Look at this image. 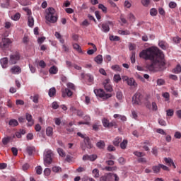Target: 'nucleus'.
<instances>
[{
  "instance_id": "nucleus-35",
  "label": "nucleus",
  "mask_w": 181,
  "mask_h": 181,
  "mask_svg": "<svg viewBox=\"0 0 181 181\" xmlns=\"http://www.w3.org/2000/svg\"><path fill=\"white\" fill-rule=\"evenodd\" d=\"M86 78L88 79L89 84L91 85L94 82V77L90 74H86Z\"/></svg>"
},
{
  "instance_id": "nucleus-15",
  "label": "nucleus",
  "mask_w": 181,
  "mask_h": 181,
  "mask_svg": "<svg viewBox=\"0 0 181 181\" xmlns=\"http://www.w3.org/2000/svg\"><path fill=\"white\" fill-rule=\"evenodd\" d=\"M127 18L129 22H130L131 23H134L135 21H136V18H135V15H134V13H129V14H127Z\"/></svg>"
},
{
  "instance_id": "nucleus-48",
  "label": "nucleus",
  "mask_w": 181,
  "mask_h": 181,
  "mask_svg": "<svg viewBox=\"0 0 181 181\" xmlns=\"http://www.w3.org/2000/svg\"><path fill=\"white\" fill-rule=\"evenodd\" d=\"M93 131H98L100 129V122H98L93 124Z\"/></svg>"
},
{
  "instance_id": "nucleus-40",
  "label": "nucleus",
  "mask_w": 181,
  "mask_h": 181,
  "mask_svg": "<svg viewBox=\"0 0 181 181\" xmlns=\"http://www.w3.org/2000/svg\"><path fill=\"white\" fill-rule=\"evenodd\" d=\"M53 163V160L52 159H45L44 160V165L45 166L49 167L50 165Z\"/></svg>"
},
{
  "instance_id": "nucleus-25",
  "label": "nucleus",
  "mask_w": 181,
  "mask_h": 181,
  "mask_svg": "<svg viewBox=\"0 0 181 181\" xmlns=\"http://www.w3.org/2000/svg\"><path fill=\"white\" fill-rule=\"evenodd\" d=\"M8 124L10 125V127H18V125H19V123L18 122V120L15 119H10Z\"/></svg>"
},
{
  "instance_id": "nucleus-17",
  "label": "nucleus",
  "mask_w": 181,
  "mask_h": 181,
  "mask_svg": "<svg viewBox=\"0 0 181 181\" xmlns=\"http://www.w3.org/2000/svg\"><path fill=\"white\" fill-rule=\"evenodd\" d=\"M101 28L102 32H104L105 33H108V32H110V25L108 23H103Z\"/></svg>"
},
{
  "instance_id": "nucleus-43",
  "label": "nucleus",
  "mask_w": 181,
  "mask_h": 181,
  "mask_svg": "<svg viewBox=\"0 0 181 181\" xmlns=\"http://www.w3.org/2000/svg\"><path fill=\"white\" fill-rule=\"evenodd\" d=\"M98 156L95 154L91 155V156H83V159H97Z\"/></svg>"
},
{
  "instance_id": "nucleus-37",
  "label": "nucleus",
  "mask_w": 181,
  "mask_h": 181,
  "mask_svg": "<svg viewBox=\"0 0 181 181\" xmlns=\"http://www.w3.org/2000/svg\"><path fill=\"white\" fill-rule=\"evenodd\" d=\"M113 80L115 83H119L121 81V76L119 74H115L113 76Z\"/></svg>"
},
{
  "instance_id": "nucleus-60",
  "label": "nucleus",
  "mask_w": 181,
  "mask_h": 181,
  "mask_svg": "<svg viewBox=\"0 0 181 181\" xmlns=\"http://www.w3.org/2000/svg\"><path fill=\"white\" fill-rule=\"evenodd\" d=\"M59 107V103L57 102H53L52 103V108H53V110H57Z\"/></svg>"
},
{
  "instance_id": "nucleus-52",
  "label": "nucleus",
  "mask_w": 181,
  "mask_h": 181,
  "mask_svg": "<svg viewBox=\"0 0 181 181\" xmlns=\"http://www.w3.org/2000/svg\"><path fill=\"white\" fill-rule=\"evenodd\" d=\"M52 172H54V173H59V172H62V168L54 166L52 168Z\"/></svg>"
},
{
  "instance_id": "nucleus-22",
  "label": "nucleus",
  "mask_w": 181,
  "mask_h": 181,
  "mask_svg": "<svg viewBox=\"0 0 181 181\" xmlns=\"http://www.w3.org/2000/svg\"><path fill=\"white\" fill-rule=\"evenodd\" d=\"M72 46H73V49H74V50H76L78 53H83V49H81V47H80L78 44L74 43Z\"/></svg>"
},
{
  "instance_id": "nucleus-41",
  "label": "nucleus",
  "mask_w": 181,
  "mask_h": 181,
  "mask_svg": "<svg viewBox=\"0 0 181 181\" xmlns=\"http://www.w3.org/2000/svg\"><path fill=\"white\" fill-rule=\"evenodd\" d=\"M114 118H119L121 121H127V117L119 114L114 115Z\"/></svg>"
},
{
  "instance_id": "nucleus-2",
  "label": "nucleus",
  "mask_w": 181,
  "mask_h": 181,
  "mask_svg": "<svg viewBox=\"0 0 181 181\" xmlns=\"http://www.w3.org/2000/svg\"><path fill=\"white\" fill-rule=\"evenodd\" d=\"M57 19L58 17L56 10L52 7L49 8L46 15V20L51 23H56V22H57Z\"/></svg>"
},
{
  "instance_id": "nucleus-49",
  "label": "nucleus",
  "mask_w": 181,
  "mask_h": 181,
  "mask_svg": "<svg viewBox=\"0 0 181 181\" xmlns=\"http://www.w3.org/2000/svg\"><path fill=\"white\" fill-rule=\"evenodd\" d=\"M13 21H19L21 19V13H17L13 16L11 17Z\"/></svg>"
},
{
  "instance_id": "nucleus-6",
  "label": "nucleus",
  "mask_w": 181,
  "mask_h": 181,
  "mask_svg": "<svg viewBox=\"0 0 181 181\" xmlns=\"http://www.w3.org/2000/svg\"><path fill=\"white\" fill-rule=\"evenodd\" d=\"M11 43H12V41H11L9 38L3 37L0 42V49H1V50H6V49H9Z\"/></svg>"
},
{
  "instance_id": "nucleus-28",
  "label": "nucleus",
  "mask_w": 181,
  "mask_h": 181,
  "mask_svg": "<svg viewBox=\"0 0 181 181\" xmlns=\"http://www.w3.org/2000/svg\"><path fill=\"white\" fill-rule=\"evenodd\" d=\"M26 151L30 156L33 155V153L35 151L34 146H28Z\"/></svg>"
},
{
  "instance_id": "nucleus-39",
  "label": "nucleus",
  "mask_w": 181,
  "mask_h": 181,
  "mask_svg": "<svg viewBox=\"0 0 181 181\" xmlns=\"http://www.w3.org/2000/svg\"><path fill=\"white\" fill-rule=\"evenodd\" d=\"M57 152L59 156H61L62 158H64V156H66V153L64 152V150H63V148H57Z\"/></svg>"
},
{
  "instance_id": "nucleus-13",
  "label": "nucleus",
  "mask_w": 181,
  "mask_h": 181,
  "mask_svg": "<svg viewBox=\"0 0 181 181\" xmlns=\"http://www.w3.org/2000/svg\"><path fill=\"white\" fill-rule=\"evenodd\" d=\"M15 138V134H13L12 136H6L2 139V144L3 145H8L9 142H11V139H13Z\"/></svg>"
},
{
  "instance_id": "nucleus-46",
  "label": "nucleus",
  "mask_w": 181,
  "mask_h": 181,
  "mask_svg": "<svg viewBox=\"0 0 181 181\" xmlns=\"http://www.w3.org/2000/svg\"><path fill=\"white\" fill-rule=\"evenodd\" d=\"M98 8H99V9H101V11L103 12H104V13H107V7H105V6H104V4H100L98 5Z\"/></svg>"
},
{
  "instance_id": "nucleus-47",
  "label": "nucleus",
  "mask_w": 181,
  "mask_h": 181,
  "mask_svg": "<svg viewBox=\"0 0 181 181\" xmlns=\"http://www.w3.org/2000/svg\"><path fill=\"white\" fill-rule=\"evenodd\" d=\"M95 52H97V47L95 45H93V49L88 50L87 53L88 54L91 55V54H94Z\"/></svg>"
},
{
  "instance_id": "nucleus-3",
  "label": "nucleus",
  "mask_w": 181,
  "mask_h": 181,
  "mask_svg": "<svg viewBox=\"0 0 181 181\" xmlns=\"http://www.w3.org/2000/svg\"><path fill=\"white\" fill-rule=\"evenodd\" d=\"M66 88L62 89V97H71V95H73V91H71V90H76V86L69 82L66 84Z\"/></svg>"
},
{
  "instance_id": "nucleus-62",
  "label": "nucleus",
  "mask_w": 181,
  "mask_h": 181,
  "mask_svg": "<svg viewBox=\"0 0 181 181\" xmlns=\"http://www.w3.org/2000/svg\"><path fill=\"white\" fill-rule=\"evenodd\" d=\"M38 66H40V67L42 69H45V67H46V62H45L43 60H41L40 61Z\"/></svg>"
},
{
  "instance_id": "nucleus-24",
  "label": "nucleus",
  "mask_w": 181,
  "mask_h": 181,
  "mask_svg": "<svg viewBox=\"0 0 181 181\" xmlns=\"http://www.w3.org/2000/svg\"><path fill=\"white\" fill-rule=\"evenodd\" d=\"M165 161L166 165H168V166H173L174 169H176V165H175L173 160L165 159Z\"/></svg>"
},
{
  "instance_id": "nucleus-33",
  "label": "nucleus",
  "mask_w": 181,
  "mask_h": 181,
  "mask_svg": "<svg viewBox=\"0 0 181 181\" xmlns=\"http://www.w3.org/2000/svg\"><path fill=\"white\" fill-rule=\"evenodd\" d=\"M104 88H105V90L107 91V93H112L113 91L112 86L110 84H105Z\"/></svg>"
},
{
  "instance_id": "nucleus-10",
  "label": "nucleus",
  "mask_w": 181,
  "mask_h": 181,
  "mask_svg": "<svg viewBox=\"0 0 181 181\" xmlns=\"http://www.w3.org/2000/svg\"><path fill=\"white\" fill-rule=\"evenodd\" d=\"M83 119L86 122H79L78 125H90V121H91V117L88 115H86L83 117Z\"/></svg>"
},
{
  "instance_id": "nucleus-61",
  "label": "nucleus",
  "mask_w": 181,
  "mask_h": 181,
  "mask_svg": "<svg viewBox=\"0 0 181 181\" xmlns=\"http://www.w3.org/2000/svg\"><path fill=\"white\" fill-rule=\"evenodd\" d=\"M51 170L50 168H45L44 170L45 176H50Z\"/></svg>"
},
{
  "instance_id": "nucleus-58",
  "label": "nucleus",
  "mask_w": 181,
  "mask_h": 181,
  "mask_svg": "<svg viewBox=\"0 0 181 181\" xmlns=\"http://www.w3.org/2000/svg\"><path fill=\"white\" fill-rule=\"evenodd\" d=\"M168 117H173L174 111L172 109H169L166 111Z\"/></svg>"
},
{
  "instance_id": "nucleus-63",
  "label": "nucleus",
  "mask_w": 181,
  "mask_h": 181,
  "mask_svg": "<svg viewBox=\"0 0 181 181\" xmlns=\"http://www.w3.org/2000/svg\"><path fill=\"white\" fill-rule=\"evenodd\" d=\"M29 168H30V165L28 163H25L23 166H22V169L23 170L26 171L28 170V169H29Z\"/></svg>"
},
{
  "instance_id": "nucleus-14",
  "label": "nucleus",
  "mask_w": 181,
  "mask_h": 181,
  "mask_svg": "<svg viewBox=\"0 0 181 181\" xmlns=\"http://www.w3.org/2000/svg\"><path fill=\"white\" fill-rule=\"evenodd\" d=\"M8 57H4L0 60L1 67H3V69H6V67H8Z\"/></svg>"
},
{
  "instance_id": "nucleus-16",
  "label": "nucleus",
  "mask_w": 181,
  "mask_h": 181,
  "mask_svg": "<svg viewBox=\"0 0 181 181\" xmlns=\"http://www.w3.org/2000/svg\"><path fill=\"white\" fill-rule=\"evenodd\" d=\"M127 84L131 87H138V83H136L134 78H129V80L127 81Z\"/></svg>"
},
{
  "instance_id": "nucleus-53",
  "label": "nucleus",
  "mask_w": 181,
  "mask_h": 181,
  "mask_svg": "<svg viewBox=\"0 0 181 181\" xmlns=\"http://www.w3.org/2000/svg\"><path fill=\"white\" fill-rule=\"evenodd\" d=\"M141 4L143 6H149V4H151V0H141Z\"/></svg>"
},
{
  "instance_id": "nucleus-42",
  "label": "nucleus",
  "mask_w": 181,
  "mask_h": 181,
  "mask_svg": "<svg viewBox=\"0 0 181 181\" xmlns=\"http://www.w3.org/2000/svg\"><path fill=\"white\" fill-rule=\"evenodd\" d=\"M127 145H128V140H123V141L120 144V148L122 149H127Z\"/></svg>"
},
{
  "instance_id": "nucleus-64",
  "label": "nucleus",
  "mask_w": 181,
  "mask_h": 181,
  "mask_svg": "<svg viewBox=\"0 0 181 181\" xmlns=\"http://www.w3.org/2000/svg\"><path fill=\"white\" fill-rule=\"evenodd\" d=\"M10 5L9 0H6V4L1 5V8H8Z\"/></svg>"
},
{
  "instance_id": "nucleus-27",
  "label": "nucleus",
  "mask_w": 181,
  "mask_h": 181,
  "mask_svg": "<svg viewBox=\"0 0 181 181\" xmlns=\"http://www.w3.org/2000/svg\"><path fill=\"white\" fill-rule=\"evenodd\" d=\"M173 73H175V74H179L181 73L180 64H177L176 67L173 69Z\"/></svg>"
},
{
  "instance_id": "nucleus-36",
  "label": "nucleus",
  "mask_w": 181,
  "mask_h": 181,
  "mask_svg": "<svg viewBox=\"0 0 181 181\" xmlns=\"http://www.w3.org/2000/svg\"><path fill=\"white\" fill-rule=\"evenodd\" d=\"M35 170L37 173V175H42L43 173V168H42V166L38 165L35 168Z\"/></svg>"
},
{
  "instance_id": "nucleus-7",
  "label": "nucleus",
  "mask_w": 181,
  "mask_h": 181,
  "mask_svg": "<svg viewBox=\"0 0 181 181\" xmlns=\"http://www.w3.org/2000/svg\"><path fill=\"white\" fill-rule=\"evenodd\" d=\"M20 59L21 55L18 52H16L10 55L9 63L11 64H16Z\"/></svg>"
},
{
  "instance_id": "nucleus-5",
  "label": "nucleus",
  "mask_w": 181,
  "mask_h": 181,
  "mask_svg": "<svg viewBox=\"0 0 181 181\" xmlns=\"http://www.w3.org/2000/svg\"><path fill=\"white\" fill-rule=\"evenodd\" d=\"M144 101V95L139 92H136L132 97V103L136 105H141Z\"/></svg>"
},
{
  "instance_id": "nucleus-1",
  "label": "nucleus",
  "mask_w": 181,
  "mask_h": 181,
  "mask_svg": "<svg viewBox=\"0 0 181 181\" xmlns=\"http://www.w3.org/2000/svg\"><path fill=\"white\" fill-rule=\"evenodd\" d=\"M139 57L152 62L151 64L146 65V69L150 71H156L165 66V55L156 47H151L142 50L139 54Z\"/></svg>"
},
{
  "instance_id": "nucleus-38",
  "label": "nucleus",
  "mask_w": 181,
  "mask_h": 181,
  "mask_svg": "<svg viewBox=\"0 0 181 181\" xmlns=\"http://www.w3.org/2000/svg\"><path fill=\"white\" fill-rule=\"evenodd\" d=\"M93 177L98 178L100 177V170L98 169L95 168L93 172Z\"/></svg>"
},
{
  "instance_id": "nucleus-12",
  "label": "nucleus",
  "mask_w": 181,
  "mask_h": 181,
  "mask_svg": "<svg viewBox=\"0 0 181 181\" xmlns=\"http://www.w3.org/2000/svg\"><path fill=\"white\" fill-rule=\"evenodd\" d=\"M25 118L27 121L28 122V127H32L35 124V122L33 121V119H32V115L29 113L25 114Z\"/></svg>"
},
{
  "instance_id": "nucleus-50",
  "label": "nucleus",
  "mask_w": 181,
  "mask_h": 181,
  "mask_svg": "<svg viewBox=\"0 0 181 181\" xmlns=\"http://www.w3.org/2000/svg\"><path fill=\"white\" fill-rule=\"evenodd\" d=\"M165 41H160L158 42V46H160V47L163 49V50H166V45H165Z\"/></svg>"
},
{
  "instance_id": "nucleus-32",
  "label": "nucleus",
  "mask_w": 181,
  "mask_h": 181,
  "mask_svg": "<svg viewBox=\"0 0 181 181\" xmlns=\"http://www.w3.org/2000/svg\"><path fill=\"white\" fill-rule=\"evenodd\" d=\"M96 146L99 148V149H104V148H105V143L104 141H100L96 144Z\"/></svg>"
},
{
  "instance_id": "nucleus-59",
  "label": "nucleus",
  "mask_w": 181,
  "mask_h": 181,
  "mask_svg": "<svg viewBox=\"0 0 181 181\" xmlns=\"http://www.w3.org/2000/svg\"><path fill=\"white\" fill-rule=\"evenodd\" d=\"M110 40H113L114 42L119 41V37H118V36L111 35L110 37Z\"/></svg>"
},
{
  "instance_id": "nucleus-26",
  "label": "nucleus",
  "mask_w": 181,
  "mask_h": 181,
  "mask_svg": "<svg viewBox=\"0 0 181 181\" xmlns=\"http://www.w3.org/2000/svg\"><path fill=\"white\" fill-rule=\"evenodd\" d=\"M111 69L112 70H113V71H116V72H121V71L122 70L121 66H119V65L118 64L112 65L111 66Z\"/></svg>"
},
{
  "instance_id": "nucleus-30",
  "label": "nucleus",
  "mask_w": 181,
  "mask_h": 181,
  "mask_svg": "<svg viewBox=\"0 0 181 181\" xmlns=\"http://www.w3.org/2000/svg\"><path fill=\"white\" fill-rule=\"evenodd\" d=\"M122 141V138L116 137L113 141V145H115V146H119L120 142Z\"/></svg>"
},
{
  "instance_id": "nucleus-11",
  "label": "nucleus",
  "mask_w": 181,
  "mask_h": 181,
  "mask_svg": "<svg viewBox=\"0 0 181 181\" xmlns=\"http://www.w3.org/2000/svg\"><path fill=\"white\" fill-rule=\"evenodd\" d=\"M11 71L13 74H19V73H22V69L19 66H14L11 69Z\"/></svg>"
},
{
  "instance_id": "nucleus-55",
  "label": "nucleus",
  "mask_w": 181,
  "mask_h": 181,
  "mask_svg": "<svg viewBox=\"0 0 181 181\" xmlns=\"http://www.w3.org/2000/svg\"><path fill=\"white\" fill-rule=\"evenodd\" d=\"M116 97H117V100H122V97H123L122 92L117 91L116 93Z\"/></svg>"
},
{
  "instance_id": "nucleus-57",
  "label": "nucleus",
  "mask_w": 181,
  "mask_h": 181,
  "mask_svg": "<svg viewBox=\"0 0 181 181\" xmlns=\"http://www.w3.org/2000/svg\"><path fill=\"white\" fill-rule=\"evenodd\" d=\"M118 33H119V35H129L130 34L129 30H119L118 31Z\"/></svg>"
},
{
  "instance_id": "nucleus-29",
  "label": "nucleus",
  "mask_w": 181,
  "mask_h": 181,
  "mask_svg": "<svg viewBox=\"0 0 181 181\" xmlns=\"http://www.w3.org/2000/svg\"><path fill=\"white\" fill-rule=\"evenodd\" d=\"M48 95H49V97H54V95H56V88H51L49 90Z\"/></svg>"
},
{
  "instance_id": "nucleus-18",
  "label": "nucleus",
  "mask_w": 181,
  "mask_h": 181,
  "mask_svg": "<svg viewBox=\"0 0 181 181\" xmlns=\"http://www.w3.org/2000/svg\"><path fill=\"white\" fill-rule=\"evenodd\" d=\"M83 139L87 148L91 149V148H93V144H91V142L90 141V138L88 136H86Z\"/></svg>"
},
{
  "instance_id": "nucleus-56",
  "label": "nucleus",
  "mask_w": 181,
  "mask_h": 181,
  "mask_svg": "<svg viewBox=\"0 0 181 181\" xmlns=\"http://www.w3.org/2000/svg\"><path fill=\"white\" fill-rule=\"evenodd\" d=\"M180 41H181V38L179 37L178 36L173 37V42H174V43L179 44L180 43Z\"/></svg>"
},
{
  "instance_id": "nucleus-54",
  "label": "nucleus",
  "mask_w": 181,
  "mask_h": 181,
  "mask_svg": "<svg viewBox=\"0 0 181 181\" xmlns=\"http://www.w3.org/2000/svg\"><path fill=\"white\" fill-rule=\"evenodd\" d=\"M177 6V4L175 1H170L169 3V8H170L171 9H175V8H176Z\"/></svg>"
},
{
  "instance_id": "nucleus-4",
  "label": "nucleus",
  "mask_w": 181,
  "mask_h": 181,
  "mask_svg": "<svg viewBox=\"0 0 181 181\" xmlns=\"http://www.w3.org/2000/svg\"><path fill=\"white\" fill-rule=\"evenodd\" d=\"M94 93L97 97H100V98H103V100H108V98L112 97V94L105 93V91L103 89H95Z\"/></svg>"
},
{
  "instance_id": "nucleus-20",
  "label": "nucleus",
  "mask_w": 181,
  "mask_h": 181,
  "mask_svg": "<svg viewBox=\"0 0 181 181\" xmlns=\"http://www.w3.org/2000/svg\"><path fill=\"white\" fill-rule=\"evenodd\" d=\"M49 74H57L59 71V69H57V66H52L51 68H49Z\"/></svg>"
},
{
  "instance_id": "nucleus-9",
  "label": "nucleus",
  "mask_w": 181,
  "mask_h": 181,
  "mask_svg": "<svg viewBox=\"0 0 181 181\" xmlns=\"http://www.w3.org/2000/svg\"><path fill=\"white\" fill-rule=\"evenodd\" d=\"M45 159H53L54 158V153L52 150H45L44 152Z\"/></svg>"
},
{
  "instance_id": "nucleus-45",
  "label": "nucleus",
  "mask_w": 181,
  "mask_h": 181,
  "mask_svg": "<svg viewBox=\"0 0 181 181\" xmlns=\"http://www.w3.org/2000/svg\"><path fill=\"white\" fill-rule=\"evenodd\" d=\"M109 176H112V173H109L107 175L100 177V181H107Z\"/></svg>"
},
{
  "instance_id": "nucleus-44",
  "label": "nucleus",
  "mask_w": 181,
  "mask_h": 181,
  "mask_svg": "<svg viewBox=\"0 0 181 181\" xmlns=\"http://www.w3.org/2000/svg\"><path fill=\"white\" fill-rule=\"evenodd\" d=\"M151 16H156L158 15V10L155 8H152L150 10Z\"/></svg>"
},
{
  "instance_id": "nucleus-23",
  "label": "nucleus",
  "mask_w": 181,
  "mask_h": 181,
  "mask_svg": "<svg viewBox=\"0 0 181 181\" xmlns=\"http://www.w3.org/2000/svg\"><path fill=\"white\" fill-rule=\"evenodd\" d=\"M152 170L153 173L158 174L160 172V164H158V165H153L152 167Z\"/></svg>"
},
{
  "instance_id": "nucleus-34",
  "label": "nucleus",
  "mask_w": 181,
  "mask_h": 181,
  "mask_svg": "<svg viewBox=\"0 0 181 181\" xmlns=\"http://www.w3.org/2000/svg\"><path fill=\"white\" fill-rule=\"evenodd\" d=\"M46 134L47 136H52L53 135V128L48 127L46 129Z\"/></svg>"
},
{
  "instance_id": "nucleus-51",
  "label": "nucleus",
  "mask_w": 181,
  "mask_h": 181,
  "mask_svg": "<svg viewBox=\"0 0 181 181\" xmlns=\"http://www.w3.org/2000/svg\"><path fill=\"white\" fill-rule=\"evenodd\" d=\"M134 155L136 156H138V158H142L143 156H145V153L143 152H139V151H134Z\"/></svg>"
},
{
  "instance_id": "nucleus-8",
  "label": "nucleus",
  "mask_w": 181,
  "mask_h": 181,
  "mask_svg": "<svg viewBox=\"0 0 181 181\" xmlns=\"http://www.w3.org/2000/svg\"><path fill=\"white\" fill-rule=\"evenodd\" d=\"M103 127H105L106 128H111V127H115L117 125V123L115 122H110L107 119H103L102 120Z\"/></svg>"
},
{
  "instance_id": "nucleus-19",
  "label": "nucleus",
  "mask_w": 181,
  "mask_h": 181,
  "mask_svg": "<svg viewBox=\"0 0 181 181\" xmlns=\"http://www.w3.org/2000/svg\"><path fill=\"white\" fill-rule=\"evenodd\" d=\"M28 25L30 28H33V25H35V19H33V17H32L31 16H28Z\"/></svg>"
},
{
  "instance_id": "nucleus-21",
  "label": "nucleus",
  "mask_w": 181,
  "mask_h": 181,
  "mask_svg": "<svg viewBox=\"0 0 181 181\" xmlns=\"http://www.w3.org/2000/svg\"><path fill=\"white\" fill-rule=\"evenodd\" d=\"M39 98H40L39 94H35L33 96L30 97V100H32L35 104L39 103Z\"/></svg>"
},
{
  "instance_id": "nucleus-31",
  "label": "nucleus",
  "mask_w": 181,
  "mask_h": 181,
  "mask_svg": "<svg viewBox=\"0 0 181 181\" xmlns=\"http://www.w3.org/2000/svg\"><path fill=\"white\" fill-rule=\"evenodd\" d=\"M95 62L98 64H101V63H103V55L99 54L96 57H95Z\"/></svg>"
}]
</instances>
